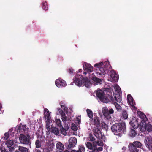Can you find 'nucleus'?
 Listing matches in <instances>:
<instances>
[{"label":"nucleus","mask_w":152,"mask_h":152,"mask_svg":"<svg viewBox=\"0 0 152 152\" xmlns=\"http://www.w3.org/2000/svg\"><path fill=\"white\" fill-rule=\"evenodd\" d=\"M111 129L112 132L120 137H121V135L119 133L121 131H122L124 134H125L126 132V126L125 124L124 123H116L111 126Z\"/></svg>","instance_id":"nucleus-1"},{"label":"nucleus","mask_w":152,"mask_h":152,"mask_svg":"<svg viewBox=\"0 0 152 152\" xmlns=\"http://www.w3.org/2000/svg\"><path fill=\"white\" fill-rule=\"evenodd\" d=\"M30 135L28 132L20 134L19 137L20 142L23 144L27 145H30L31 141L30 140Z\"/></svg>","instance_id":"nucleus-2"},{"label":"nucleus","mask_w":152,"mask_h":152,"mask_svg":"<svg viewBox=\"0 0 152 152\" xmlns=\"http://www.w3.org/2000/svg\"><path fill=\"white\" fill-rule=\"evenodd\" d=\"M114 111L113 109H108L106 107H104L102 109V113L104 117L107 121L108 122L112 119L111 115L114 113Z\"/></svg>","instance_id":"nucleus-3"},{"label":"nucleus","mask_w":152,"mask_h":152,"mask_svg":"<svg viewBox=\"0 0 152 152\" xmlns=\"http://www.w3.org/2000/svg\"><path fill=\"white\" fill-rule=\"evenodd\" d=\"M139 129L142 132L146 131L150 132L152 131V125L149 124H147L146 122L140 123Z\"/></svg>","instance_id":"nucleus-4"},{"label":"nucleus","mask_w":152,"mask_h":152,"mask_svg":"<svg viewBox=\"0 0 152 152\" xmlns=\"http://www.w3.org/2000/svg\"><path fill=\"white\" fill-rule=\"evenodd\" d=\"M96 94L97 97L102 102L105 103H107L108 102L109 99L104 97V92L102 90H97L96 92Z\"/></svg>","instance_id":"nucleus-5"},{"label":"nucleus","mask_w":152,"mask_h":152,"mask_svg":"<svg viewBox=\"0 0 152 152\" xmlns=\"http://www.w3.org/2000/svg\"><path fill=\"white\" fill-rule=\"evenodd\" d=\"M146 147L152 152V138L150 136L146 137L144 139Z\"/></svg>","instance_id":"nucleus-6"},{"label":"nucleus","mask_w":152,"mask_h":152,"mask_svg":"<svg viewBox=\"0 0 152 152\" xmlns=\"http://www.w3.org/2000/svg\"><path fill=\"white\" fill-rule=\"evenodd\" d=\"M110 75L112 81L114 82L118 81L119 78L118 75L115 71L113 70H111L110 72Z\"/></svg>","instance_id":"nucleus-7"},{"label":"nucleus","mask_w":152,"mask_h":152,"mask_svg":"<svg viewBox=\"0 0 152 152\" xmlns=\"http://www.w3.org/2000/svg\"><path fill=\"white\" fill-rule=\"evenodd\" d=\"M69 145L68 147L69 148L74 147L77 142V139L75 137H71L69 140Z\"/></svg>","instance_id":"nucleus-8"},{"label":"nucleus","mask_w":152,"mask_h":152,"mask_svg":"<svg viewBox=\"0 0 152 152\" xmlns=\"http://www.w3.org/2000/svg\"><path fill=\"white\" fill-rule=\"evenodd\" d=\"M101 129L98 127L94 128L93 129L94 134L98 139H102V138Z\"/></svg>","instance_id":"nucleus-9"},{"label":"nucleus","mask_w":152,"mask_h":152,"mask_svg":"<svg viewBox=\"0 0 152 152\" xmlns=\"http://www.w3.org/2000/svg\"><path fill=\"white\" fill-rule=\"evenodd\" d=\"M83 66L84 71H86L88 73L91 72L93 71V67L89 64L85 63Z\"/></svg>","instance_id":"nucleus-10"},{"label":"nucleus","mask_w":152,"mask_h":152,"mask_svg":"<svg viewBox=\"0 0 152 152\" xmlns=\"http://www.w3.org/2000/svg\"><path fill=\"white\" fill-rule=\"evenodd\" d=\"M80 78L75 77L74 80V82L75 84L78 86H81L83 84V78L82 76H80Z\"/></svg>","instance_id":"nucleus-11"},{"label":"nucleus","mask_w":152,"mask_h":152,"mask_svg":"<svg viewBox=\"0 0 152 152\" xmlns=\"http://www.w3.org/2000/svg\"><path fill=\"white\" fill-rule=\"evenodd\" d=\"M56 86L58 87H64L66 85L65 81L62 79H57L55 82Z\"/></svg>","instance_id":"nucleus-12"},{"label":"nucleus","mask_w":152,"mask_h":152,"mask_svg":"<svg viewBox=\"0 0 152 152\" xmlns=\"http://www.w3.org/2000/svg\"><path fill=\"white\" fill-rule=\"evenodd\" d=\"M131 126L133 129H136L138 127L139 128L140 123L139 124L138 121L136 119H132L130 122Z\"/></svg>","instance_id":"nucleus-13"},{"label":"nucleus","mask_w":152,"mask_h":152,"mask_svg":"<svg viewBox=\"0 0 152 152\" xmlns=\"http://www.w3.org/2000/svg\"><path fill=\"white\" fill-rule=\"evenodd\" d=\"M91 119H92V121L94 123V125L96 127H99L100 126V120L98 117L94 115L93 119L92 118Z\"/></svg>","instance_id":"nucleus-14"},{"label":"nucleus","mask_w":152,"mask_h":152,"mask_svg":"<svg viewBox=\"0 0 152 152\" xmlns=\"http://www.w3.org/2000/svg\"><path fill=\"white\" fill-rule=\"evenodd\" d=\"M137 114L140 118L141 119L140 123L142 122V123H143V122H146L147 121L148 118L141 111H138L137 112Z\"/></svg>","instance_id":"nucleus-15"},{"label":"nucleus","mask_w":152,"mask_h":152,"mask_svg":"<svg viewBox=\"0 0 152 152\" xmlns=\"http://www.w3.org/2000/svg\"><path fill=\"white\" fill-rule=\"evenodd\" d=\"M46 145L48 146V149L49 151H51L54 146V143L52 141H48L47 142Z\"/></svg>","instance_id":"nucleus-16"},{"label":"nucleus","mask_w":152,"mask_h":152,"mask_svg":"<svg viewBox=\"0 0 152 152\" xmlns=\"http://www.w3.org/2000/svg\"><path fill=\"white\" fill-rule=\"evenodd\" d=\"M83 83L87 88L90 87L91 85V82L87 77L83 78Z\"/></svg>","instance_id":"nucleus-17"},{"label":"nucleus","mask_w":152,"mask_h":152,"mask_svg":"<svg viewBox=\"0 0 152 152\" xmlns=\"http://www.w3.org/2000/svg\"><path fill=\"white\" fill-rule=\"evenodd\" d=\"M86 149L84 146L82 145H79L78 146V149L77 150H72L71 152H85Z\"/></svg>","instance_id":"nucleus-18"},{"label":"nucleus","mask_w":152,"mask_h":152,"mask_svg":"<svg viewBox=\"0 0 152 152\" xmlns=\"http://www.w3.org/2000/svg\"><path fill=\"white\" fill-rule=\"evenodd\" d=\"M128 147L130 152H138L139 151L138 149L130 143Z\"/></svg>","instance_id":"nucleus-19"},{"label":"nucleus","mask_w":152,"mask_h":152,"mask_svg":"<svg viewBox=\"0 0 152 152\" xmlns=\"http://www.w3.org/2000/svg\"><path fill=\"white\" fill-rule=\"evenodd\" d=\"M15 152H29V149L23 146H19L18 151L16 150Z\"/></svg>","instance_id":"nucleus-20"},{"label":"nucleus","mask_w":152,"mask_h":152,"mask_svg":"<svg viewBox=\"0 0 152 152\" xmlns=\"http://www.w3.org/2000/svg\"><path fill=\"white\" fill-rule=\"evenodd\" d=\"M56 148L57 149L60 150V152H63V150L64 148V145L61 142H58L56 145Z\"/></svg>","instance_id":"nucleus-21"},{"label":"nucleus","mask_w":152,"mask_h":152,"mask_svg":"<svg viewBox=\"0 0 152 152\" xmlns=\"http://www.w3.org/2000/svg\"><path fill=\"white\" fill-rule=\"evenodd\" d=\"M137 148H142V146L141 143L139 141H136L132 143H130Z\"/></svg>","instance_id":"nucleus-22"},{"label":"nucleus","mask_w":152,"mask_h":152,"mask_svg":"<svg viewBox=\"0 0 152 152\" xmlns=\"http://www.w3.org/2000/svg\"><path fill=\"white\" fill-rule=\"evenodd\" d=\"M50 130L51 133H53L55 135H58L59 134V130L56 127H51Z\"/></svg>","instance_id":"nucleus-23"},{"label":"nucleus","mask_w":152,"mask_h":152,"mask_svg":"<svg viewBox=\"0 0 152 152\" xmlns=\"http://www.w3.org/2000/svg\"><path fill=\"white\" fill-rule=\"evenodd\" d=\"M41 139L38 138L35 141V147L37 148H40L41 146Z\"/></svg>","instance_id":"nucleus-24"},{"label":"nucleus","mask_w":152,"mask_h":152,"mask_svg":"<svg viewBox=\"0 0 152 152\" xmlns=\"http://www.w3.org/2000/svg\"><path fill=\"white\" fill-rule=\"evenodd\" d=\"M92 80L94 82L97 83H101L102 80L100 79H99L96 77H93L92 78Z\"/></svg>","instance_id":"nucleus-25"},{"label":"nucleus","mask_w":152,"mask_h":152,"mask_svg":"<svg viewBox=\"0 0 152 152\" xmlns=\"http://www.w3.org/2000/svg\"><path fill=\"white\" fill-rule=\"evenodd\" d=\"M86 145L88 149L93 150L94 146L93 144H92L91 142H86Z\"/></svg>","instance_id":"nucleus-26"},{"label":"nucleus","mask_w":152,"mask_h":152,"mask_svg":"<svg viewBox=\"0 0 152 152\" xmlns=\"http://www.w3.org/2000/svg\"><path fill=\"white\" fill-rule=\"evenodd\" d=\"M69 129V127L68 126L66 127L65 128H64L63 127L61 129L60 131L61 133L63 135H66L67 134L66 131H67Z\"/></svg>","instance_id":"nucleus-27"},{"label":"nucleus","mask_w":152,"mask_h":152,"mask_svg":"<svg viewBox=\"0 0 152 152\" xmlns=\"http://www.w3.org/2000/svg\"><path fill=\"white\" fill-rule=\"evenodd\" d=\"M86 112L88 116L91 119L93 117V113L92 111L90 109H87L86 110Z\"/></svg>","instance_id":"nucleus-28"},{"label":"nucleus","mask_w":152,"mask_h":152,"mask_svg":"<svg viewBox=\"0 0 152 152\" xmlns=\"http://www.w3.org/2000/svg\"><path fill=\"white\" fill-rule=\"evenodd\" d=\"M93 145L94 146H97V145L102 146L103 145V143L101 140H98L97 141H94L93 142Z\"/></svg>","instance_id":"nucleus-29"},{"label":"nucleus","mask_w":152,"mask_h":152,"mask_svg":"<svg viewBox=\"0 0 152 152\" xmlns=\"http://www.w3.org/2000/svg\"><path fill=\"white\" fill-rule=\"evenodd\" d=\"M97 73H99V75H104L106 74V72H105V70L104 68L102 66L101 67L99 68V72Z\"/></svg>","instance_id":"nucleus-30"},{"label":"nucleus","mask_w":152,"mask_h":152,"mask_svg":"<svg viewBox=\"0 0 152 152\" xmlns=\"http://www.w3.org/2000/svg\"><path fill=\"white\" fill-rule=\"evenodd\" d=\"M14 143V141L13 140H8L6 142L7 147H10L13 145Z\"/></svg>","instance_id":"nucleus-31"},{"label":"nucleus","mask_w":152,"mask_h":152,"mask_svg":"<svg viewBox=\"0 0 152 152\" xmlns=\"http://www.w3.org/2000/svg\"><path fill=\"white\" fill-rule=\"evenodd\" d=\"M127 99L130 105H132L133 103V99L132 96L130 94L127 95Z\"/></svg>","instance_id":"nucleus-32"},{"label":"nucleus","mask_w":152,"mask_h":152,"mask_svg":"<svg viewBox=\"0 0 152 152\" xmlns=\"http://www.w3.org/2000/svg\"><path fill=\"white\" fill-rule=\"evenodd\" d=\"M117 110L118 111H121L122 110L121 107L117 102H115L113 103Z\"/></svg>","instance_id":"nucleus-33"},{"label":"nucleus","mask_w":152,"mask_h":152,"mask_svg":"<svg viewBox=\"0 0 152 152\" xmlns=\"http://www.w3.org/2000/svg\"><path fill=\"white\" fill-rule=\"evenodd\" d=\"M45 117L47 119V122H49L50 120V116L49 111L45 115Z\"/></svg>","instance_id":"nucleus-34"},{"label":"nucleus","mask_w":152,"mask_h":152,"mask_svg":"<svg viewBox=\"0 0 152 152\" xmlns=\"http://www.w3.org/2000/svg\"><path fill=\"white\" fill-rule=\"evenodd\" d=\"M136 134L137 133L136 131L134 129H132L129 133L130 136L132 137H134Z\"/></svg>","instance_id":"nucleus-35"},{"label":"nucleus","mask_w":152,"mask_h":152,"mask_svg":"<svg viewBox=\"0 0 152 152\" xmlns=\"http://www.w3.org/2000/svg\"><path fill=\"white\" fill-rule=\"evenodd\" d=\"M42 7L45 10H47L48 8V5L46 1L43 2L42 4Z\"/></svg>","instance_id":"nucleus-36"},{"label":"nucleus","mask_w":152,"mask_h":152,"mask_svg":"<svg viewBox=\"0 0 152 152\" xmlns=\"http://www.w3.org/2000/svg\"><path fill=\"white\" fill-rule=\"evenodd\" d=\"M116 101L118 102H120L121 101V98L120 95H116L115 97Z\"/></svg>","instance_id":"nucleus-37"},{"label":"nucleus","mask_w":152,"mask_h":152,"mask_svg":"<svg viewBox=\"0 0 152 152\" xmlns=\"http://www.w3.org/2000/svg\"><path fill=\"white\" fill-rule=\"evenodd\" d=\"M61 119L64 123H65L67 121V118L65 113H64L63 114L61 115Z\"/></svg>","instance_id":"nucleus-38"},{"label":"nucleus","mask_w":152,"mask_h":152,"mask_svg":"<svg viewBox=\"0 0 152 152\" xmlns=\"http://www.w3.org/2000/svg\"><path fill=\"white\" fill-rule=\"evenodd\" d=\"M122 116L124 119H126L128 117V114L126 110H124L122 113Z\"/></svg>","instance_id":"nucleus-39"},{"label":"nucleus","mask_w":152,"mask_h":152,"mask_svg":"<svg viewBox=\"0 0 152 152\" xmlns=\"http://www.w3.org/2000/svg\"><path fill=\"white\" fill-rule=\"evenodd\" d=\"M56 123L58 126L60 127H62V126L61 124V121L60 119H56Z\"/></svg>","instance_id":"nucleus-40"},{"label":"nucleus","mask_w":152,"mask_h":152,"mask_svg":"<svg viewBox=\"0 0 152 152\" xmlns=\"http://www.w3.org/2000/svg\"><path fill=\"white\" fill-rule=\"evenodd\" d=\"M88 140H89L91 141H93L94 142L95 141V138L93 137V135L91 134H90L89 135V137H88Z\"/></svg>","instance_id":"nucleus-41"},{"label":"nucleus","mask_w":152,"mask_h":152,"mask_svg":"<svg viewBox=\"0 0 152 152\" xmlns=\"http://www.w3.org/2000/svg\"><path fill=\"white\" fill-rule=\"evenodd\" d=\"M103 64V63L101 62L98 63L94 65V66L96 67V68L97 67L99 69L100 67H101Z\"/></svg>","instance_id":"nucleus-42"},{"label":"nucleus","mask_w":152,"mask_h":152,"mask_svg":"<svg viewBox=\"0 0 152 152\" xmlns=\"http://www.w3.org/2000/svg\"><path fill=\"white\" fill-rule=\"evenodd\" d=\"M71 129L74 131H76L77 129V127L74 124H72L71 126Z\"/></svg>","instance_id":"nucleus-43"},{"label":"nucleus","mask_w":152,"mask_h":152,"mask_svg":"<svg viewBox=\"0 0 152 152\" xmlns=\"http://www.w3.org/2000/svg\"><path fill=\"white\" fill-rule=\"evenodd\" d=\"M94 150H97V152L98 151H102L103 150V148L102 147H98V148H97L96 146H94Z\"/></svg>","instance_id":"nucleus-44"},{"label":"nucleus","mask_w":152,"mask_h":152,"mask_svg":"<svg viewBox=\"0 0 152 152\" xmlns=\"http://www.w3.org/2000/svg\"><path fill=\"white\" fill-rule=\"evenodd\" d=\"M4 138L5 140H7L9 137V134L8 133H5L4 134Z\"/></svg>","instance_id":"nucleus-45"},{"label":"nucleus","mask_w":152,"mask_h":152,"mask_svg":"<svg viewBox=\"0 0 152 152\" xmlns=\"http://www.w3.org/2000/svg\"><path fill=\"white\" fill-rule=\"evenodd\" d=\"M57 110L59 111V113L61 115L63 114L64 113H65L60 108H58Z\"/></svg>","instance_id":"nucleus-46"},{"label":"nucleus","mask_w":152,"mask_h":152,"mask_svg":"<svg viewBox=\"0 0 152 152\" xmlns=\"http://www.w3.org/2000/svg\"><path fill=\"white\" fill-rule=\"evenodd\" d=\"M10 148H9V151L10 152H13V151H14L15 150V148L14 147H9Z\"/></svg>","instance_id":"nucleus-47"},{"label":"nucleus","mask_w":152,"mask_h":152,"mask_svg":"<svg viewBox=\"0 0 152 152\" xmlns=\"http://www.w3.org/2000/svg\"><path fill=\"white\" fill-rule=\"evenodd\" d=\"M60 104L61 105V107L62 108H63V109H64L65 107H66V106L62 104H63V102L62 101H61V102H60Z\"/></svg>","instance_id":"nucleus-48"},{"label":"nucleus","mask_w":152,"mask_h":152,"mask_svg":"<svg viewBox=\"0 0 152 152\" xmlns=\"http://www.w3.org/2000/svg\"><path fill=\"white\" fill-rule=\"evenodd\" d=\"M67 71L70 73L72 74L73 73V70L72 68L69 69H67Z\"/></svg>","instance_id":"nucleus-49"},{"label":"nucleus","mask_w":152,"mask_h":152,"mask_svg":"<svg viewBox=\"0 0 152 152\" xmlns=\"http://www.w3.org/2000/svg\"><path fill=\"white\" fill-rule=\"evenodd\" d=\"M135 104L134 103H134H133V104L130 105L132 107V108L134 109V110H136L137 109V108L134 106V104Z\"/></svg>","instance_id":"nucleus-50"},{"label":"nucleus","mask_w":152,"mask_h":152,"mask_svg":"<svg viewBox=\"0 0 152 152\" xmlns=\"http://www.w3.org/2000/svg\"><path fill=\"white\" fill-rule=\"evenodd\" d=\"M33 152H42L41 151L39 150L35 149L34 150Z\"/></svg>","instance_id":"nucleus-51"},{"label":"nucleus","mask_w":152,"mask_h":152,"mask_svg":"<svg viewBox=\"0 0 152 152\" xmlns=\"http://www.w3.org/2000/svg\"><path fill=\"white\" fill-rule=\"evenodd\" d=\"M1 152H8L4 148H3V150L2 149V148L1 149Z\"/></svg>","instance_id":"nucleus-52"},{"label":"nucleus","mask_w":152,"mask_h":152,"mask_svg":"<svg viewBox=\"0 0 152 152\" xmlns=\"http://www.w3.org/2000/svg\"><path fill=\"white\" fill-rule=\"evenodd\" d=\"M64 109L65 111L66 112H68V109L66 107H65Z\"/></svg>","instance_id":"nucleus-53"},{"label":"nucleus","mask_w":152,"mask_h":152,"mask_svg":"<svg viewBox=\"0 0 152 152\" xmlns=\"http://www.w3.org/2000/svg\"><path fill=\"white\" fill-rule=\"evenodd\" d=\"M122 149L125 152L126 150V148L124 146L123 147Z\"/></svg>","instance_id":"nucleus-54"},{"label":"nucleus","mask_w":152,"mask_h":152,"mask_svg":"<svg viewBox=\"0 0 152 152\" xmlns=\"http://www.w3.org/2000/svg\"><path fill=\"white\" fill-rule=\"evenodd\" d=\"M89 152H97V150H94L91 151H90Z\"/></svg>","instance_id":"nucleus-55"},{"label":"nucleus","mask_w":152,"mask_h":152,"mask_svg":"<svg viewBox=\"0 0 152 152\" xmlns=\"http://www.w3.org/2000/svg\"><path fill=\"white\" fill-rule=\"evenodd\" d=\"M82 71V70L81 69H80L79 70V72H81Z\"/></svg>","instance_id":"nucleus-56"},{"label":"nucleus","mask_w":152,"mask_h":152,"mask_svg":"<svg viewBox=\"0 0 152 152\" xmlns=\"http://www.w3.org/2000/svg\"><path fill=\"white\" fill-rule=\"evenodd\" d=\"M64 152H70L68 150H65Z\"/></svg>","instance_id":"nucleus-57"},{"label":"nucleus","mask_w":152,"mask_h":152,"mask_svg":"<svg viewBox=\"0 0 152 152\" xmlns=\"http://www.w3.org/2000/svg\"><path fill=\"white\" fill-rule=\"evenodd\" d=\"M50 127V126L47 127V129L48 130V129H50V128H49Z\"/></svg>","instance_id":"nucleus-58"},{"label":"nucleus","mask_w":152,"mask_h":152,"mask_svg":"<svg viewBox=\"0 0 152 152\" xmlns=\"http://www.w3.org/2000/svg\"><path fill=\"white\" fill-rule=\"evenodd\" d=\"M87 73H88L86 71H85V72H84V73L86 74Z\"/></svg>","instance_id":"nucleus-59"}]
</instances>
